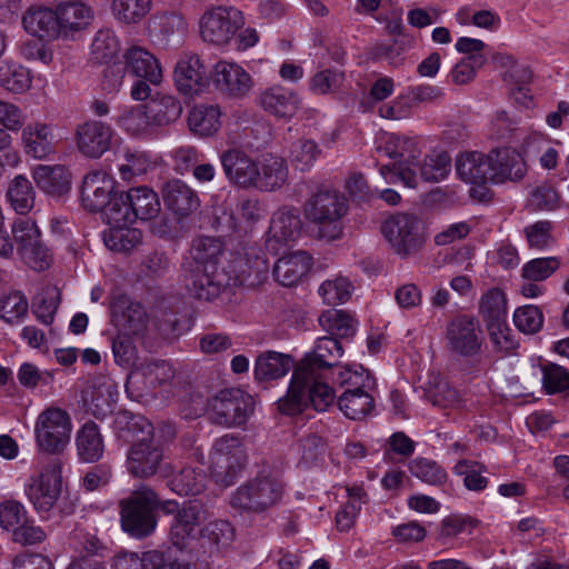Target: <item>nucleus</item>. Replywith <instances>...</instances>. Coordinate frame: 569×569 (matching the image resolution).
I'll return each instance as SVG.
<instances>
[{
    "instance_id": "f257e3e1",
    "label": "nucleus",
    "mask_w": 569,
    "mask_h": 569,
    "mask_svg": "<svg viewBox=\"0 0 569 569\" xmlns=\"http://www.w3.org/2000/svg\"><path fill=\"white\" fill-rule=\"evenodd\" d=\"M342 353L343 349L337 339H317L312 351L297 362L287 395L278 400L279 410L286 415H296L308 405L318 411H325L333 405L336 393L325 381V372L338 362Z\"/></svg>"
},
{
    "instance_id": "f03ea898",
    "label": "nucleus",
    "mask_w": 569,
    "mask_h": 569,
    "mask_svg": "<svg viewBox=\"0 0 569 569\" xmlns=\"http://www.w3.org/2000/svg\"><path fill=\"white\" fill-rule=\"evenodd\" d=\"M347 212L348 201L337 190H319L305 203V216L315 237L327 242L341 238Z\"/></svg>"
},
{
    "instance_id": "7ed1b4c3",
    "label": "nucleus",
    "mask_w": 569,
    "mask_h": 569,
    "mask_svg": "<svg viewBox=\"0 0 569 569\" xmlns=\"http://www.w3.org/2000/svg\"><path fill=\"white\" fill-rule=\"evenodd\" d=\"M284 492L286 483L280 472L263 468L253 479L237 488L230 505L240 511L259 513L277 506Z\"/></svg>"
},
{
    "instance_id": "20e7f679",
    "label": "nucleus",
    "mask_w": 569,
    "mask_h": 569,
    "mask_svg": "<svg viewBox=\"0 0 569 569\" xmlns=\"http://www.w3.org/2000/svg\"><path fill=\"white\" fill-rule=\"evenodd\" d=\"M337 382L347 386L338 397L340 411L349 419L360 420L369 416L376 407L373 391L376 380L370 372L359 366L355 370L340 368L337 371Z\"/></svg>"
},
{
    "instance_id": "39448f33",
    "label": "nucleus",
    "mask_w": 569,
    "mask_h": 569,
    "mask_svg": "<svg viewBox=\"0 0 569 569\" xmlns=\"http://www.w3.org/2000/svg\"><path fill=\"white\" fill-rule=\"evenodd\" d=\"M62 489V462L59 458L38 457L34 472L24 483V493L38 513L56 506Z\"/></svg>"
},
{
    "instance_id": "423d86ee",
    "label": "nucleus",
    "mask_w": 569,
    "mask_h": 569,
    "mask_svg": "<svg viewBox=\"0 0 569 569\" xmlns=\"http://www.w3.org/2000/svg\"><path fill=\"white\" fill-rule=\"evenodd\" d=\"M208 519V511L200 503H189L183 506L173 517L170 525V540L179 548H187L192 541L197 540L203 531L212 535L214 542H220L218 530L223 536L231 535L232 529L227 521H213L203 527Z\"/></svg>"
},
{
    "instance_id": "0eeeda50",
    "label": "nucleus",
    "mask_w": 569,
    "mask_h": 569,
    "mask_svg": "<svg viewBox=\"0 0 569 569\" xmlns=\"http://www.w3.org/2000/svg\"><path fill=\"white\" fill-rule=\"evenodd\" d=\"M159 506L157 492L141 486L128 498L120 501V522L123 531L134 538H144L151 535L157 527L154 515Z\"/></svg>"
},
{
    "instance_id": "6e6552de",
    "label": "nucleus",
    "mask_w": 569,
    "mask_h": 569,
    "mask_svg": "<svg viewBox=\"0 0 569 569\" xmlns=\"http://www.w3.org/2000/svg\"><path fill=\"white\" fill-rule=\"evenodd\" d=\"M10 231L16 252L27 266L37 271L49 268L51 254L33 218L17 217L10 224Z\"/></svg>"
},
{
    "instance_id": "1a4fd4ad",
    "label": "nucleus",
    "mask_w": 569,
    "mask_h": 569,
    "mask_svg": "<svg viewBox=\"0 0 569 569\" xmlns=\"http://www.w3.org/2000/svg\"><path fill=\"white\" fill-rule=\"evenodd\" d=\"M248 461L247 450L239 437L224 435L218 438L210 452V472L223 487L239 478Z\"/></svg>"
},
{
    "instance_id": "9d476101",
    "label": "nucleus",
    "mask_w": 569,
    "mask_h": 569,
    "mask_svg": "<svg viewBox=\"0 0 569 569\" xmlns=\"http://www.w3.org/2000/svg\"><path fill=\"white\" fill-rule=\"evenodd\" d=\"M450 172V157L446 152L428 156L423 162L412 159L409 166L400 164L395 167L381 166L380 174L387 183L402 182L409 188L418 186L420 180L438 182L443 180Z\"/></svg>"
},
{
    "instance_id": "9b49d317",
    "label": "nucleus",
    "mask_w": 569,
    "mask_h": 569,
    "mask_svg": "<svg viewBox=\"0 0 569 569\" xmlns=\"http://www.w3.org/2000/svg\"><path fill=\"white\" fill-rule=\"evenodd\" d=\"M72 422L69 413L58 407H48L39 413L34 423V438L42 452L57 455L69 445Z\"/></svg>"
},
{
    "instance_id": "f8f14e48",
    "label": "nucleus",
    "mask_w": 569,
    "mask_h": 569,
    "mask_svg": "<svg viewBox=\"0 0 569 569\" xmlns=\"http://www.w3.org/2000/svg\"><path fill=\"white\" fill-rule=\"evenodd\" d=\"M141 427L143 437L137 440L128 451L127 470L137 478H150L161 468L163 460V448L160 441L153 438L152 425L139 418L136 422Z\"/></svg>"
},
{
    "instance_id": "ddd939ff",
    "label": "nucleus",
    "mask_w": 569,
    "mask_h": 569,
    "mask_svg": "<svg viewBox=\"0 0 569 569\" xmlns=\"http://www.w3.org/2000/svg\"><path fill=\"white\" fill-rule=\"evenodd\" d=\"M381 231L395 253L401 258L419 252L426 241L422 222L412 214L390 217L383 222Z\"/></svg>"
},
{
    "instance_id": "4468645a",
    "label": "nucleus",
    "mask_w": 569,
    "mask_h": 569,
    "mask_svg": "<svg viewBox=\"0 0 569 569\" xmlns=\"http://www.w3.org/2000/svg\"><path fill=\"white\" fill-rule=\"evenodd\" d=\"M210 419L220 426L243 425L253 412V398L240 389L220 391L210 401Z\"/></svg>"
},
{
    "instance_id": "2eb2a0df",
    "label": "nucleus",
    "mask_w": 569,
    "mask_h": 569,
    "mask_svg": "<svg viewBox=\"0 0 569 569\" xmlns=\"http://www.w3.org/2000/svg\"><path fill=\"white\" fill-rule=\"evenodd\" d=\"M242 24L241 13L233 8L217 7L207 10L200 19V34L203 41L224 46L234 37Z\"/></svg>"
},
{
    "instance_id": "dca6fc26",
    "label": "nucleus",
    "mask_w": 569,
    "mask_h": 569,
    "mask_svg": "<svg viewBox=\"0 0 569 569\" xmlns=\"http://www.w3.org/2000/svg\"><path fill=\"white\" fill-rule=\"evenodd\" d=\"M231 277L223 268L208 266L192 268L184 278V284L191 296L210 301L220 296L230 284Z\"/></svg>"
},
{
    "instance_id": "f3484780",
    "label": "nucleus",
    "mask_w": 569,
    "mask_h": 569,
    "mask_svg": "<svg viewBox=\"0 0 569 569\" xmlns=\"http://www.w3.org/2000/svg\"><path fill=\"white\" fill-rule=\"evenodd\" d=\"M226 179L243 189L254 188L257 184L259 161L239 148L223 151L220 157Z\"/></svg>"
},
{
    "instance_id": "a211bd4d",
    "label": "nucleus",
    "mask_w": 569,
    "mask_h": 569,
    "mask_svg": "<svg viewBox=\"0 0 569 569\" xmlns=\"http://www.w3.org/2000/svg\"><path fill=\"white\" fill-rule=\"evenodd\" d=\"M450 349L465 357L475 356L481 348V329L479 321L470 316H459L447 327Z\"/></svg>"
},
{
    "instance_id": "6ab92c4d",
    "label": "nucleus",
    "mask_w": 569,
    "mask_h": 569,
    "mask_svg": "<svg viewBox=\"0 0 569 569\" xmlns=\"http://www.w3.org/2000/svg\"><path fill=\"white\" fill-rule=\"evenodd\" d=\"M212 82L218 91L231 98H243L253 88L251 76L241 66L224 60L214 64Z\"/></svg>"
},
{
    "instance_id": "aec40b11",
    "label": "nucleus",
    "mask_w": 569,
    "mask_h": 569,
    "mask_svg": "<svg viewBox=\"0 0 569 569\" xmlns=\"http://www.w3.org/2000/svg\"><path fill=\"white\" fill-rule=\"evenodd\" d=\"M116 192V181L107 172L96 170L87 173L82 181L81 202L89 211H103Z\"/></svg>"
},
{
    "instance_id": "412c9836",
    "label": "nucleus",
    "mask_w": 569,
    "mask_h": 569,
    "mask_svg": "<svg viewBox=\"0 0 569 569\" xmlns=\"http://www.w3.org/2000/svg\"><path fill=\"white\" fill-rule=\"evenodd\" d=\"M174 83L179 92L194 96L202 92L209 84L206 69L200 58L192 53H183L174 68Z\"/></svg>"
},
{
    "instance_id": "4be33fe9",
    "label": "nucleus",
    "mask_w": 569,
    "mask_h": 569,
    "mask_svg": "<svg viewBox=\"0 0 569 569\" xmlns=\"http://www.w3.org/2000/svg\"><path fill=\"white\" fill-rule=\"evenodd\" d=\"M113 133L104 122L87 121L77 130V146L83 156L98 159L110 149Z\"/></svg>"
},
{
    "instance_id": "5701e85b",
    "label": "nucleus",
    "mask_w": 569,
    "mask_h": 569,
    "mask_svg": "<svg viewBox=\"0 0 569 569\" xmlns=\"http://www.w3.org/2000/svg\"><path fill=\"white\" fill-rule=\"evenodd\" d=\"M493 184L518 182L527 173L522 156L513 148L501 147L490 150Z\"/></svg>"
},
{
    "instance_id": "b1692460",
    "label": "nucleus",
    "mask_w": 569,
    "mask_h": 569,
    "mask_svg": "<svg viewBox=\"0 0 569 569\" xmlns=\"http://www.w3.org/2000/svg\"><path fill=\"white\" fill-rule=\"evenodd\" d=\"M123 62L132 77L144 79L153 86H159L163 80L160 61L143 47L131 46L126 49Z\"/></svg>"
},
{
    "instance_id": "393cba45",
    "label": "nucleus",
    "mask_w": 569,
    "mask_h": 569,
    "mask_svg": "<svg viewBox=\"0 0 569 569\" xmlns=\"http://www.w3.org/2000/svg\"><path fill=\"white\" fill-rule=\"evenodd\" d=\"M59 38H69L83 30L93 19L90 6L79 0L62 1L56 6Z\"/></svg>"
},
{
    "instance_id": "a878e982",
    "label": "nucleus",
    "mask_w": 569,
    "mask_h": 569,
    "mask_svg": "<svg viewBox=\"0 0 569 569\" xmlns=\"http://www.w3.org/2000/svg\"><path fill=\"white\" fill-rule=\"evenodd\" d=\"M456 170L461 180L471 184L493 183L490 151H467L456 159Z\"/></svg>"
},
{
    "instance_id": "bb28decb",
    "label": "nucleus",
    "mask_w": 569,
    "mask_h": 569,
    "mask_svg": "<svg viewBox=\"0 0 569 569\" xmlns=\"http://www.w3.org/2000/svg\"><path fill=\"white\" fill-rule=\"evenodd\" d=\"M164 206L179 217H187L200 206L196 190L180 179H171L161 188Z\"/></svg>"
},
{
    "instance_id": "cd10ccee",
    "label": "nucleus",
    "mask_w": 569,
    "mask_h": 569,
    "mask_svg": "<svg viewBox=\"0 0 569 569\" xmlns=\"http://www.w3.org/2000/svg\"><path fill=\"white\" fill-rule=\"evenodd\" d=\"M300 233L301 219L298 211L280 209L271 218L267 246L270 250L278 251V244L293 242L299 238Z\"/></svg>"
},
{
    "instance_id": "c85d7f7f",
    "label": "nucleus",
    "mask_w": 569,
    "mask_h": 569,
    "mask_svg": "<svg viewBox=\"0 0 569 569\" xmlns=\"http://www.w3.org/2000/svg\"><path fill=\"white\" fill-rule=\"evenodd\" d=\"M259 103L267 113L280 119H290L300 108L301 100L293 90L272 86L260 93Z\"/></svg>"
},
{
    "instance_id": "c756f323",
    "label": "nucleus",
    "mask_w": 569,
    "mask_h": 569,
    "mask_svg": "<svg viewBox=\"0 0 569 569\" xmlns=\"http://www.w3.org/2000/svg\"><path fill=\"white\" fill-rule=\"evenodd\" d=\"M56 136L51 126L30 123L22 129L21 143L24 152L34 159H44L53 152Z\"/></svg>"
},
{
    "instance_id": "7c9ffc66",
    "label": "nucleus",
    "mask_w": 569,
    "mask_h": 569,
    "mask_svg": "<svg viewBox=\"0 0 569 569\" xmlns=\"http://www.w3.org/2000/svg\"><path fill=\"white\" fill-rule=\"evenodd\" d=\"M297 363L292 356L273 350L261 352L254 361V378L258 381H273L295 371Z\"/></svg>"
},
{
    "instance_id": "2f4dec72",
    "label": "nucleus",
    "mask_w": 569,
    "mask_h": 569,
    "mask_svg": "<svg viewBox=\"0 0 569 569\" xmlns=\"http://www.w3.org/2000/svg\"><path fill=\"white\" fill-rule=\"evenodd\" d=\"M112 317L119 332L141 336L147 329L148 316L144 308L138 302L117 301L112 307Z\"/></svg>"
},
{
    "instance_id": "473e14b6",
    "label": "nucleus",
    "mask_w": 569,
    "mask_h": 569,
    "mask_svg": "<svg viewBox=\"0 0 569 569\" xmlns=\"http://www.w3.org/2000/svg\"><path fill=\"white\" fill-rule=\"evenodd\" d=\"M24 30L40 39H60L56 8L34 6L30 7L22 16Z\"/></svg>"
},
{
    "instance_id": "72a5a7b5",
    "label": "nucleus",
    "mask_w": 569,
    "mask_h": 569,
    "mask_svg": "<svg viewBox=\"0 0 569 569\" xmlns=\"http://www.w3.org/2000/svg\"><path fill=\"white\" fill-rule=\"evenodd\" d=\"M112 569H190L188 563L172 561L166 563L163 555L151 550L141 557L136 552H119L114 556Z\"/></svg>"
},
{
    "instance_id": "f704fd0d",
    "label": "nucleus",
    "mask_w": 569,
    "mask_h": 569,
    "mask_svg": "<svg viewBox=\"0 0 569 569\" xmlns=\"http://www.w3.org/2000/svg\"><path fill=\"white\" fill-rule=\"evenodd\" d=\"M311 268V256L306 251H295L282 256L273 267L274 279L284 287L298 283Z\"/></svg>"
},
{
    "instance_id": "c9c22d12",
    "label": "nucleus",
    "mask_w": 569,
    "mask_h": 569,
    "mask_svg": "<svg viewBox=\"0 0 569 569\" xmlns=\"http://www.w3.org/2000/svg\"><path fill=\"white\" fill-rule=\"evenodd\" d=\"M31 173L37 187L51 197H61L70 190V173L63 166L37 164Z\"/></svg>"
},
{
    "instance_id": "e433bc0d",
    "label": "nucleus",
    "mask_w": 569,
    "mask_h": 569,
    "mask_svg": "<svg viewBox=\"0 0 569 569\" xmlns=\"http://www.w3.org/2000/svg\"><path fill=\"white\" fill-rule=\"evenodd\" d=\"M254 189L272 191L281 188L288 178V167L283 158L268 154L259 161Z\"/></svg>"
},
{
    "instance_id": "4c0bfd02",
    "label": "nucleus",
    "mask_w": 569,
    "mask_h": 569,
    "mask_svg": "<svg viewBox=\"0 0 569 569\" xmlns=\"http://www.w3.org/2000/svg\"><path fill=\"white\" fill-rule=\"evenodd\" d=\"M144 107L151 124L157 127L168 126L177 121L182 113L181 102L169 94L158 93Z\"/></svg>"
},
{
    "instance_id": "58836bf2",
    "label": "nucleus",
    "mask_w": 569,
    "mask_h": 569,
    "mask_svg": "<svg viewBox=\"0 0 569 569\" xmlns=\"http://www.w3.org/2000/svg\"><path fill=\"white\" fill-rule=\"evenodd\" d=\"M221 111L218 106L198 104L188 114V127L192 133L199 137H209L221 127Z\"/></svg>"
},
{
    "instance_id": "ea45409f",
    "label": "nucleus",
    "mask_w": 569,
    "mask_h": 569,
    "mask_svg": "<svg viewBox=\"0 0 569 569\" xmlns=\"http://www.w3.org/2000/svg\"><path fill=\"white\" fill-rule=\"evenodd\" d=\"M77 450L84 462L98 461L104 450V443L98 426L93 422L84 423L77 433Z\"/></svg>"
},
{
    "instance_id": "a19ab883",
    "label": "nucleus",
    "mask_w": 569,
    "mask_h": 569,
    "mask_svg": "<svg viewBox=\"0 0 569 569\" xmlns=\"http://www.w3.org/2000/svg\"><path fill=\"white\" fill-rule=\"evenodd\" d=\"M377 151L390 159H400L398 166L389 164L395 167L396 170L399 169L400 164L409 166L419 153L412 139L397 134L385 137L378 144Z\"/></svg>"
},
{
    "instance_id": "79ce46f5",
    "label": "nucleus",
    "mask_w": 569,
    "mask_h": 569,
    "mask_svg": "<svg viewBox=\"0 0 569 569\" xmlns=\"http://www.w3.org/2000/svg\"><path fill=\"white\" fill-rule=\"evenodd\" d=\"M7 199L19 216H27L36 201V191L31 181L22 174L16 176L8 186Z\"/></svg>"
},
{
    "instance_id": "37998d69",
    "label": "nucleus",
    "mask_w": 569,
    "mask_h": 569,
    "mask_svg": "<svg viewBox=\"0 0 569 569\" xmlns=\"http://www.w3.org/2000/svg\"><path fill=\"white\" fill-rule=\"evenodd\" d=\"M128 200L134 214L136 221L150 220L160 212V201L158 194L148 187H136L128 191Z\"/></svg>"
},
{
    "instance_id": "c03bdc74",
    "label": "nucleus",
    "mask_w": 569,
    "mask_h": 569,
    "mask_svg": "<svg viewBox=\"0 0 569 569\" xmlns=\"http://www.w3.org/2000/svg\"><path fill=\"white\" fill-rule=\"evenodd\" d=\"M151 4V0H111L110 10L117 22L134 26L148 16Z\"/></svg>"
},
{
    "instance_id": "a18cd8bd",
    "label": "nucleus",
    "mask_w": 569,
    "mask_h": 569,
    "mask_svg": "<svg viewBox=\"0 0 569 569\" xmlns=\"http://www.w3.org/2000/svg\"><path fill=\"white\" fill-rule=\"evenodd\" d=\"M170 490L179 496H196L206 487V476L193 467H184L169 480Z\"/></svg>"
},
{
    "instance_id": "49530a36",
    "label": "nucleus",
    "mask_w": 569,
    "mask_h": 569,
    "mask_svg": "<svg viewBox=\"0 0 569 569\" xmlns=\"http://www.w3.org/2000/svg\"><path fill=\"white\" fill-rule=\"evenodd\" d=\"M223 252L222 242L213 237H200L193 240L190 253L194 262L193 268L208 266L219 267Z\"/></svg>"
},
{
    "instance_id": "de8ad7c7",
    "label": "nucleus",
    "mask_w": 569,
    "mask_h": 569,
    "mask_svg": "<svg viewBox=\"0 0 569 569\" xmlns=\"http://www.w3.org/2000/svg\"><path fill=\"white\" fill-rule=\"evenodd\" d=\"M355 290L348 277L337 274L325 280L318 289L319 296L328 306H338L347 302Z\"/></svg>"
},
{
    "instance_id": "09e8293b",
    "label": "nucleus",
    "mask_w": 569,
    "mask_h": 569,
    "mask_svg": "<svg viewBox=\"0 0 569 569\" xmlns=\"http://www.w3.org/2000/svg\"><path fill=\"white\" fill-rule=\"evenodd\" d=\"M102 234L106 247L117 252L133 250L142 239L141 231L130 226L109 227Z\"/></svg>"
},
{
    "instance_id": "8fccbe9b",
    "label": "nucleus",
    "mask_w": 569,
    "mask_h": 569,
    "mask_svg": "<svg viewBox=\"0 0 569 569\" xmlns=\"http://www.w3.org/2000/svg\"><path fill=\"white\" fill-rule=\"evenodd\" d=\"M117 399L118 391L112 383H100L90 391L88 409L94 417L103 419L113 411Z\"/></svg>"
},
{
    "instance_id": "3c124183",
    "label": "nucleus",
    "mask_w": 569,
    "mask_h": 569,
    "mask_svg": "<svg viewBox=\"0 0 569 569\" xmlns=\"http://www.w3.org/2000/svg\"><path fill=\"white\" fill-rule=\"evenodd\" d=\"M321 149L312 139L301 138L295 141L289 150V160L299 171H309L319 159Z\"/></svg>"
},
{
    "instance_id": "603ef678",
    "label": "nucleus",
    "mask_w": 569,
    "mask_h": 569,
    "mask_svg": "<svg viewBox=\"0 0 569 569\" xmlns=\"http://www.w3.org/2000/svg\"><path fill=\"white\" fill-rule=\"evenodd\" d=\"M345 82V72L339 69H322L312 74L308 88L316 96H328L339 92Z\"/></svg>"
},
{
    "instance_id": "864d4df0",
    "label": "nucleus",
    "mask_w": 569,
    "mask_h": 569,
    "mask_svg": "<svg viewBox=\"0 0 569 569\" xmlns=\"http://www.w3.org/2000/svg\"><path fill=\"white\" fill-rule=\"evenodd\" d=\"M103 218L109 227L131 226L136 222L128 192L113 194L103 210Z\"/></svg>"
},
{
    "instance_id": "5fc2aeb1",
    "label": "nucleus",
    "mask_w": 569,
    "mask_h": 569,
    "mask_svg": "<svg viewBox=\"0 0 569 569\" xmlns=\"http://www.w3.org/2000/svg\"><path fill=\"white\" fill-rule=\"evenodd\" d=\"M486 472L487 468L483 465L466 459L458 461L453 467V473L462 478L466 489L476 492L487 488L489 480L483 475Z\"/></svg>"
},
{
    "instance_id": "6e6d98bb",
    "label": "nucleus",
    "mask_w": 569,
    "mask_h": 569,
    "mask_svg": "<svg viewBox=\"0 0 569 569\" xmlns=\"http://www.w3.org/2000/svg\"><path fill=\"white\" fill-rule=\"evenodd\" d=\"M0 84L13 93H22L31 86L29 70L18 63L3 61L0 66Z\"/></svg>"
},
{
    "instance_id": "4d7b16f0",
    "label": "nucleus",
    "mask_w": 569,
    "mask_h": 569,
    "mask_svg": "<svg viewBox=\"0 0 569 569\" xmlns=\"http://www.w3.org/2000/svg\"><path fill=\"white\" fill-rule=\"evenodd\" d=\"M479 315L485 323L507 318V298L499 288L485 292L479 301Z\"/></svg>"
},
{
    "instance_id": "13d9d810",
    "label": "nucleus",
    "mask_w": 569,
    "mask_h": 569,
    "mask_svg": "<svg viewBox=\"0 0 569 569\" xmlns=\"http://www.w3.org/2000/svg\"><path fill=\"white\" fill-rule=\"evenodd\" d=\"M411 475L431 486H441L448 479L447 471L436 461L416 458L409 465Z\"/></svg>"
},
{
    "instance_id": "bf43d9fd",
    "label": "nucleus",
    "mask_w": 569,
    "mask_h": 569,
    "mask_svg": "<svg viewBox=\"0 0 569 569\" xmlns=\"http://www.w3.org/2000/svg\"><path fill=\"white\" fill-rule=\"evenodd\" d=\"M120 163L118 166L121 179L130 181L132 178L144 173L150 161L147 154L139 150L126 148L119 156Z\"/></svg>"
},
{
    "instance_id": "052dcab7",
    "label": "nucleus",
    "mask_w": 569,
    "mask_h": 569,
    "mask_svg": "<svg viewBox=\"0 0 569 569\" xmlns=\"http://www.w3.org/2000/svg\"><path fill=\"white\" fill-rule=\"evenodd\" d=\"M320 325L332 335L350 337L356 332V320L342 310L331 309L319 317Z\"/></svg>"
},
{
    "instance_id": "680f3d73",
    "label": "nucleus",
    "mask_w": 569,
    "mask_h": 569,
    "mask_svg": "<svg viewBox=\"0 0 569 569\" xmlns=\"http://www.w3.org/2000/svg\"><path fill=\"white\" fill-rule=\"evenodd\" d=\"M29 303L24 295L11 292L0 299V318L8 323H18L28 313Z\"/></svg>"
},
{
    "instance_id": "e2e57ef3",
    "label": "nucleus",
    "mask_w": 569,
    "mask_h": 569,
    "mask_svg": "<svg viewBox=\"0 0 569 569\" xmlns=\"http://www.w3.org/2000/svg\"><path fill=\"white\" fill-rule=\"evenodd\" d=\"M513 323L519 331L532 335L542 328L543 315L537 306H522L515 310Z\"/></svg>"
},
{
    "instance_id": "0e129e2a",
    "label": "nucleus",
    "mask_w": 569,
    "mask_h": 569,
    "mask_svg": "<svg viewBox=\"0 0 569 569\" xmlns=\"http://www.w3.org/2000/svg\"><path fill=\"white\" fill-rule=\"evenodd\" d=\"M426 398L432 406L441 409H457L462 406L458 390L450 387L447 382H439L429 389Z\"/></svg>"
},
{
    "instance_id": "69168bd1",
    "label": "nucleus",
    "mask_w": 569,
    "mask_h": 569,
    "mask_svg": "<svg viewBox=\"0 0 569 569\" xmlns=\"http://www.w3.org/2000/svg\"><path fill=\"white\" fill-rule=\"evenodd\" d=\"M542 386L547 393H557L569 391V370L556 365L549 363L541 368Z\"/></svg>"
},
{
    "instance_id": "338daca9",
    "label": "nucleus",
    "mask_w": 569,
    "mask_h": 569,
    "mask_svg": "<svg viewBox=\"0 0 569 569\" xmlns=\"http://www.w3.org/2000/svg\"><path fill=\"white\" fill-rule=\"evenodd\" d=\"M485 325L490 341L498 351L509 352L516 348V341L508 326L507 318L490 321Z\"/></svg>"
},
{
    "instance_id": "774afa93",
    "label": "nucleus",
    "mask_w": 569,
    "mask_h": 569,
    "mask_svg": "<svg viewBox=\"0 0 569 569\" xmlns=\"http://www.w3.org/2000/svg\"><path fill=\"white\" fill-rule=\"evenodd\" d=\"M118 124L131 134H140L152 126L144 106L124 110L118 119Z\"/></svg>"
}]
</instances>
